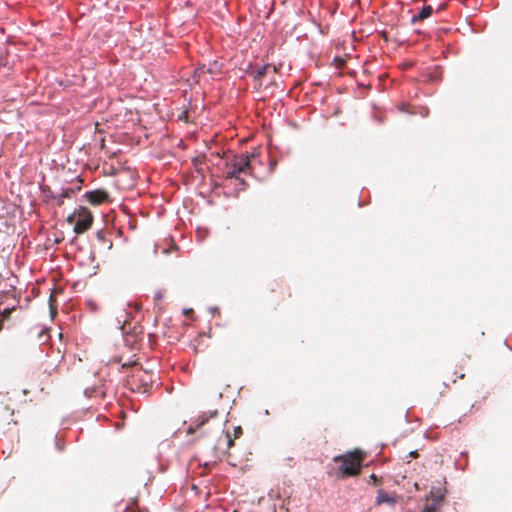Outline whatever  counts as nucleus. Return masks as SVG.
Wrapping results in <instances>:
<instances>
[{
    "mask_svg": "<svg viewBox=\"0 0 512 512\" xmlns=\"http://www.w3.org/2000/svg\"><path fill=\"white\" fill-rule=\"evenodd\" d=\"M205 72H210V69L206 70L205 65H203L195 70V76L200 78Z\"/></svg>",
    "mask_w": 512,
    "mask_h": 512,
    "instance_id": "obj_16",
    "label": "nucleus"
},
{
    "mask_svg": "<svg viewBox=\"0 0 512 512\" xmlns=\"http://www.w3.org/2000/svg\"><path fill=\"white\" fill-rule=\"evenodd\" d=\"M207 432L204 437L205 445L215 454L227 452L234 445V441L243 435L241 426H235L233 433L229 429H221L220 426L209 428Z\"/></svg>",
    "mask_w": 512,
    "mask_h": 512,
    "instance_id": "obj_1",
    "label": "nucleus"
},
{
    "mask_svg": "<svg viewBox=\"0 0 512 512\" xmlns=\"http://www.w3.org/2000/svg\"><path fill=\"white\" fill-rule=\"evenodd\" d=\"M410 455H411V457H414V458L418 456L416 451L411 452Z\"/></svg>",
    "mask_w": 512,
    "mask_h": 512,
    "instance_id": "obj_21",
    "label": "nucleus"
},
{
    "mask_svg": "<svg viewBox=\"0 0 512 512\" xmlns=\"http://www.w3.org/2000/svg\"><path fill=\"white\" fill-rule=\"evenodd\" d=\"M277 68L272 64L263 65L260 68H257L251 72L256 80H262L266 75L276 73Z\"/></svg>",
    "mask_w": 512,
    "mask_h": 512,
    "instance_id": "obj_10",
    "label": "nucleus"
},
{
    "mask_svg": "<svg viewBox=\"0 0 512 512\" xmlns=\"http://www.w3.org/2000/svg\"><path fill=\"white\" fill-rule=\"evenodd\" d=\"M153 383V374L141 368H135L130 376L127 378V385L137 393L149 392Z\"/></svg>",
    "mask_w": 512,
    "mask_h": 512,
    "instance_id": "obj_3",
    "label": "nucleus"
},
{
    "mask_svg": "<svg viewBox=\"0 0 512 512\" xmlns=\"http://www.w3.org/2000/svg\"><path fill=\"white\" fill-rule=\"evenodd\" d=\"M3 319H0V330L2 329Z\"/></svg>",
    "mask_w": 512,
    "mask_h": 512,
    "instance_id": "obj_23",
    "label": "nucleus"
},
{
    "mask_svg": "<svg viewBox=\"0 0 512 512\" xmlns=\"http://www.w3.org/2000/svg\"><path fill=\"white\" fill-rule=\"evenodd\" d=\"M216 415H217V411L216 410L211 413V417H215Z\"/></svg>",
    "mask_w": 512,
    "mask_h": 512,
    "instance_id": "obj_22",
    "label": "nucleus"
},
{
    "mask_svg": "<svg viewBox=\"0 0 512 512\" xmlns=\"http://www.w3.org/2000/svg\"><path fill=\"white\" fill-rule=\"evenodd\" d=\"M444 496H445V489L443 488H432L430 493H429V497L431 500L434 501V503L440 505V503L443 501L444 499Z\"/></svg>",
    "mask_w": 512,
    "mask_h": 512,
    "instance_id": "obj_12",
    "label": "nucleus"
},
{
    "mask_svg": "<svg viewBox=\"0 0 512 512\" xmlns=\"http://www.w3.org/2000/svg\"><path fill=\"white\" fill-rule=\"evenodd\" d=\"M239 174L240 173L238 171H236V169L230 163L226 164L225 178H227V179H231V178L240 179L239 178Z\"/></svg>",
    "mask_w": 512,
    "mask_h": 512,
    "instance_id": "obj_13",
    "label": "nucleus"
},
{
    "mask_svg": "<svg viewBox=\"0 0 512 512\" xmlns=\"http://www.w3.org/2000/svg\"><path fill=\"white\" fill-rule=\"evenodd\" d=\"M422 512H440V505L433 503L425 505Z\"/></svg>",
    "mask_w": 512,
    "mask_h": 512,
    "instance_id": "obj_15",
    "label": "nucleus"
},
{
    "mask_svg": "<svg viewBox=\"0 0 512 512\" xmlns=\"http://www.w3.org/2000/svg\"><path fill=\"white\" fill-rule=\"evenodd\" d=\"M86 200L92 205H100L110 202V195L107 191L97 189L85 193Z\"/></svg>",
    "mask_w": 512,
    "mask_h": 512,
    "instance_id": "obj_7",
    "label": "nucleus"
},
{
    "mask_svg": "<svg viewBox=\"0 0 512 512\" xmlns=\"http://www.w3.org/2000/svg\"><path fill=\"white\" fill-rule=\"evenodd\" d=\"M370 480L373 482L374 485H378L381 482L380 479L375 474L370 475Z\"/></svg>",
    "mask_w": 512,
    "mask_h": 512,
    "instance_id": "obj_19",
    "label": "nucleus"
},
{
    "mask_svg": "<svg viewBox=\"0 0 512 512\" xmlns=\"http://www.w3.org/2000/svg\"><path fill=\"white\" fill-rule=\"evenodd\" d=\"M14 411L8 404H0V429L9 426L13 422Z\"/></svg>",
    "mask_w": 512,
    "mask_h": 512,
    "instance_id": "obj_8",
    "label": "nucleus"
},
{
    "mask_svg": "<svg viewBox=\"0 0 512 512\" xmlns=\"http://www.w3.org/2000/svg\"><path fill=\"white\" fill-rule=\"evenodd\" d=\"M76 219H77V215H76V211H75L74 213H72L71 215H69L67 217V222L69 224H74L75 225Z\"/></svg>",
    "mask_w": 512,
    "mask_h": 512,
    "instance_id": "obj_18",
    "label": "nucleus"
},
{
    "mask_svg": "<svg viewBox=\"0 0 512 512\" xmlns=\"http://www.w3.org/2000/svg\"><path fill=\"white\" fill-rule=\"evenodd\" d=\"M397 502V498L395 495H390L385 492L383 489H379L377 491V497L375 500V505L380 506L382 504H389L391 506L395 505Z\"/></svg>",
    "mask_w": 512,
    "mask_h": 512,
    "instance_id": "obj_9",
    "label": "nucleus"
},
{
    "mask_svg": "<svg viewBox=\"0 0 512 512\" xmlns=\"http://www.w3.org/2000/svg\"><path fill=\"white\" fill-rule=\"evenodd\" d=\"M366 457V453L360 449L347 452L343 455H338L333 458V461L340 463L338 467V474L340 478L356 476L361 471L362 462Z\"/></svg>",
    "mask_w": 512,
    "mask_h": 512,
    "instance_id": "obj_2",
    "label": "nucleus"
},
{
    "mask_svg": "<svg viewBox=\"0 0 512 512\" xmlns=\"http://www.w3.org/2000/svg\"><path fill=\"white\" fill-rule=\"evenodd\" d=\"M433 13V8L431 5L424 6L420 12L411 18V24H415L417 22L423 21L429 18Z\"/></svg>",
    "mask_w": 512,
    "mask_h": 512,
    "instance_id": "obj_11",
    "label": "nucleus"
},
{
    "mask_svg": "<svg viewBox=\"0 0 512 512\" xmlns=\"http://www.w3.org/2000/svg\"><path fill=\"white\" fill-rule=\"evenodd\" d=\"M290 297V289L284 283H274L270 289L269 294L267 295L268 301L273 305H279Z\"/></svg>",
    "mask_w": 512,
    "mask_h": 512,
    "instance_id": "obj_5",
    "label": "nucleus"
},
{
    "mask_svg": "<svg viewBox=\"0 0 512 512\" xmlns=\"http://www.w3.org/2000/svg\"><path fill=\"white\" fill-rule=\"evenodd\" d=\"M77 219L74 225V232L76 234H83L89 230L93 224V215L91 211L81 206L76 210Z\"/></svg>",
    "mask_w": 512,
    "mask_h": 512,
    "instance_id": "obj_4",
    "label": "nucleus"
},
{
    "mask_svg": "<svg viewBox=\"0 0 512 512\" xmlns=\"http://www.w3.org/2000/svg\"><path fill=\"white\" fill-rule=\"evenodd\" d=\"M13 310H14V307L13 308H4V310L1 312V314H2L1 319H3V320L7 319Z\"/></svg>",
    "mask_w": 512,
    "mask_h": 512,
    "instance_id": "obj_17",
    "label": "nucleus"
},
{
    "mask_svg": "<svg viewBox=\"0 0 512 512\" xmlns=\"http://www.w3.org/2000/svg\"><path fill=\"white\" fill-rule=\"evenodd\" d=\"M254 157V154H240L235 155L231 160L230 164L238 171L239 173H245L250 169L251 159Z\"/></svg>",
    "mask_w": 512,
    "mask_h": 512,
    "instance_id": "obj_6",
    "label": "nucleus"
},
{
    "mask_svg": "<svg viewBox=\"0 0 512 512\" xmlns=\"http://www.w3.org/2000/svg\"><path fill=\"white\" fill-rule=\"evenodd\" d=\"M202 420L197 424L196 428L193 429V428H189L188 430V433H192V432H195V431H201V432H205L203 430V427L205 426L206 422L208 421L207 418H205L204 416L201 417Z\"/></svg>",
    "mask_w": 512,
    "mask_h": 512,
    "instance_id": "obj_14",
    "label": "nucleus"
},
{
    "mask_svg": "<svg viewBox=\"0 0 512 512\" xmlns=\"http://www.w3.org/2000/svg\"><path fill=\"white\" fill-rule=\"evenodd\" d=\"M73 191L71 189H68L66 190L64 193H62L61 197H69L70 196V193H72Z\"/></svg>",
    "mask_w": 512,
    "mask_h": 512,
    "instance_id": "obj_20",
    "label": "nucleus"
}]
</instances>
